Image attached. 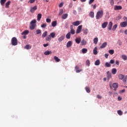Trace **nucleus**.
Instances as JSON below:
<instances>
[{
  "label": "nucleus",
  "mask_w": 127,
  "mask_h": 127,
  "mask_svg": "<svg viewBox=\"0 0 127 127\" xmlns=\"http://www.w3.org/2000/svg\"><path fill=\"white\" fill-rule=\"evenodd\" d=\"M103 15H104V11L103 10H100L97 11L96 15V19H100V18H102L103 17Z\"/></svg>",
  "instance_id": "nucleus-1"
},
{
  "label": "nucleus",
  "mask_w": 127,
  "mask_h": 127,
  "mask_svg": "<svg viewBox=\"0 0 127 127\" xmlns=\"http://www.w3.org/2000/svg\"><path fill=\"white\" fill-rule=\"evenodd\" d=\"M36 27V20L34 19L30 22V29L33 30Z\"/></svg>",
  "instance_id": "nucleus-2"
},
{
  "label": "nucleus",
  "mask_w": 127,
  "mask_h": 127,
  "mask_svg": "<svg viewBox=\"0 0 127 127\" xmlns=\"http://www.w3.org/2000/svg\"><path fill=\"white\" fill-rule=\"evenodd\" d=\"M55 35H56L55 33L54 32L51 33L50 35H49L46 38V41H50V40H51V37L52 38H55Z\"/></svg>",
  "instance_id": "nucleus-3"
},
{
  "label": "nucleus",
  "mask_w": 127,
  "mask_h": 127,
  "mask_svg": "<svg viewBox=\"0 0 127 127\" xmlns=\"http://www.w3.org/2000/svg\"><path fill=\"white\" fill-rule=\"evenodd\" d=\"M11 44L13 46L17 45V39L15 37H13L11 39Z\"/></svg>",
  "instance_id": "nucleus-4"
},
{
  "label": "nucleus",
  "mask_w": 127,
  "mask_h": 127,
  "mask_svg": "<svg viewBox=\"0 0 127 127\" xmlns=\"http://www.w3.org/2000/svg\"><path fill=\"white\" fill-rule=\"evenodd\" d=\"M36 9H37V6H34V7H31L30 8V12H32V13H33V12H34Z\"/></svg>",
  "instance_id": "nucleus-5"
},
{
  "label": "nucleus",
  "mask_w": 127,
  "mask_h": 127,
  "mask_svg": "<svg viewBox=\"0 0 127 127\" xmlns=\"http://www.w3.org/2000/svg\"><path fill=\"white\" fill-rule=\"evenodd\" d=\"M121 9H123V7L121 5H116L114 7L115 10H121Z\"/></svg>",
  "instance_id": "nucleus-6"
},
{
  "label": "nucleus",
  "mask_w": 127,
  "mask_h": 127,
  "mask_svg": "<svg viewBox=\"0 0 127 127\" xmlns=\"http://www.w3.org/2000/svg\"><path fill=\"white\" fill-rule=\"evenodd\" d=\"M82 25H79L76 29V34L80 33L82 30Z\"/></svg>",
  "instance_id": "nucleus-7"
},
{
  "label": "nucleus",
  "mask_w": 127,
  "mask_h": 127,
  "mask_svg": "<svg viewBox=\"0 0 127 127\" xmlns=\"http://www.w3.org/2000/svg\"><path fill=\"white\" fill-rule=\"evenodd\" d=\"M75 41L77 44H80L81 43V37L76 38L75 40Z\"/></svg>",
  "instance_id": "nucleus-8"
},
{
  "label": "nucleus",
  "mask_w": 127,
  "mask_h": 127,
  "mask_svg": "<svg viewBox=\"0 0 127 127\" xmlns=\"http://www.w3.org/2000/svg\"><path fill=\"white\" fill-rule=\"evenodd\" d=\"M113 87L114 88L115 91H117V89H118L119 87V84L117 83H113Z\"/></svg>",
  "instance_id": "nucleus-9"
},
{
  "label": "nucleus",
  "mask_w": 127,
  "mask_h": 127,
  "mask_svg": "<svg viewBox=\"0 0 127 127\" xmlns=\"http://www.w3.org/2000/svg\"><path fill=\"white\" fill-rule=\"evenodd\" d=\"M120 26L121 27H126L127 26V21L123 22L120 23Z\"/></svg>",
  "instance_id": "nucleus-10"
},
{
  "label": "nucleus",
  "mask_w": 127,
  "mask_h": 127,
  "mask_svg": "<svg viewBox=\"0 0 127 127\" xmlns=\"http://www.w3.org/2000/svg\"><path fill=\"white\" fill-rule=\"evenodd\" d=\"M73 25L74 26H78V25H80V21H76L75 22H73L72 23Z\"/></svg>",
  "instance_id": "nucleus-11"
},
{
  "label": "nucleus",
  "mask_w": 127,
  "mask_h": 127,
  "mask_svg": "<svg viewBox=\"0 0 127 127\" xmlns=\"http://www.w3.org/2000/svg\"><path fill=\"white\" fill-rule=\"evenodd\" d=\"M82 31L83 32V34L85 35H87L88 34V33L89 32V30L87 28H84L82 29Z\"/></svg>",
  "instance_id": "nucleus-12"
},
{
  "label": "nucleus",
  "mask_w": 127,
  "mask_h": 127,
  "mask_svg": "<svg viewBox=\"0 0 127 127\" xmlns=\"http://www.w3.org/2000/svg\"><path fill=\"white\" fill-rule=\"evenodd\" d=\"M113 27V23L112 22H110L108 24V29L109 30H112V28Z\"/></svg>",
  "instance_id": "nucleus-13"
},
{
  "label": "nucleus",
  "mask_w": 127,
  "mask_h": 127,
  "mask_svg": "<svg viewBox=\"0 0 127 127\" xmlns=\"http://www.w3.org/2000/svg\"><path fill=\"white\" fill-rule=\"evenodd\" d=\"M65 38V36H61L60 38H58L59 42H62Z\"/></svg>",
  "instance_id": "nucleus-14"
},
{
  "label": "nucleus",
  "mask_w": 127,
  "mask_h": 127,
  "mask_svg": "<svg viewBox=\"0 0 127 127\" xmlns=\"http://www.w3.org/2000/svg\"><path fill=\"white\" fill-rule=\"evenodd\" d=\"M72 41H69L66 44V47H67V48H69V47H71L72 46Z\"/></svg>",
  "instance_id": "nucleus-15"
},
{
  "label": "nucleus",
  "mask_w": 127,
  "mask_h": 127,
  "mask_svg": "<svg viewBox=\"0 0 127 127\" xmlns=\"http://www.w3.org/2000/svg\"><path fill=\"white\" fill-rule=\"evenodd\" d=\"M108 80H110L112 78V74L110 73V71H108L107 72Z\"/></svg>",
  "instance_id": "nucleus-16"
},
{
  "label": "nucleus",
  "mask_w": 127,
  "mask_h": 127,
  "mask_svg": "<svg viewBox=\"0 0 127 127\" xmlns=\"http://www.w3.org/2000/svg\"><path fill=\"white\" fill-rule=\"evenodd\" d=\"M108 22H105L102 24V28H106L108 26Z\"/></svg>",
  "instance_id": "nucleus-17"
},
{
  "label": "nucleus",
  "mask_w": 127,
  "mask_h": 127,
  "mask_svg": "<svg viewBox=\"0 0 127 127\" xmlns=\"http://www.w3.org/2000/svg\"><path fill=\"white\" fill-rule=\"evenodd\" d=\"M80 43L81 45H86L87 44V41L85 39H82Z\"/></svg>",
  "instance_id": "nucleus-18"
},
{
  "label": "nucleus",
  "mask_w": 127,
  "mask_h": 127,
  "mask_svg": "<svg viewBox=\"0 0 127 127\" xmlns=\"http://www.w3.org/2000/svg\"><path fill=\"white\" fill-rule=\"evenodd\" d=\"M28 33H29V31L26 30L25 31H24L22 33L21 35H26L27 34H28Z\"/></svg>",
  "instance_id": "nucleus-19"
},
{
  "label": "nucleus",
  "mask_w": 127,
  "mask_h": 127,
  "mask_svg": "<svg viewBox=\"0 0 127 127\" xmlns=\"http://www.w3.org/2000/svg\"><path fill=\"white\" fill-rule=\"evenodd\" d=\"M57 26V21H54L52 22V26L53 27H55V26Z\"/></svg>",
  "instance_id": "nucleus-20"
},
{
  "label": "nucleus",
  "mask_w": 127,
  "mask_h": 127,
  "mask_svg": "<svg viewBox=\"0 0 127 127\" xmlns=\"http://www.w3.org/2000/svg\"><path fill=\"white\" fill-rule=\"evenodd\" d=\"M41 17H42V14L39 13L37 15V20L38 21H40V19H41Z\"/></svg>",
  "instance_id": "nucleus-21"
},
{
  "label": "nucleus",
  "mask_w": 127,
  "mask_h": 127,
  "mask_svg": "<svg viewBox=\"0 0 127 127\" xmlns=\"http://www.w3.org/2000/svg\"><path fill=\"white\" fill-rule=\"evenodd\" d=\"M93 54H94V55H97V54H98V49L97 48V47L93 50Z\"/></svg>",
  "instance_id": "nucleus-22"
},
{
  "label": "nucleus",
  "mask_w": 127,
  "mask_h": 127,
  "mask_svg": "<svg viewBox=\"0 0 127 127\" xmlns=\"http://www.w3.org/2000/svg\"><path fill=\"white\" fill-rule=\"evenodd\" d=\"M65 37L67 39H70L71 38V32H68L66 35Z\"/></svg>",
  "instance_id": "nucleus-23"
},
{
  "label": "nucleus",
  "mask_w": 127,
  "mask_h": 127,
  "mask_svg": "<svg viewBox=\"0 0 127 127\" xmlns=\"http://www.w3.org/2000/svg\"><path fill=\"white\" fill-rule=\"evenodd\" d=\"M76 73H80L82 71V69H79V66H76L75 67Z\"/></svg>",
  "instance_id": "nucleus-24"
},
{
  "label": "nucleus",
  "mask_w": 127,
  "mask_h": 127,
  "mask_svg": "<svg viewBox=\"0 0 127 127\" xmlns=\"http://www.w3.org/2000/svg\"><path fill=\"white\" fill-rule=\"evenodd\" d=\"M118 78H119V79H120V80H123V79H124V78H125V75H123L122 74H120L118 75Z\"/></svg>",
  "instance_id": "nucleus-25"
},
{
  "label": "nucleus",
  "mask_w": 127,
  "mask_h": 127,
  "mask_svg": "<svg viewBox=\"0 0 127 127\" xmlns=\"http://www.w3.org/2000/svg\"><path fill=\"white\" fill-rule=\"evenodd\" d=\"M44 54L46 56L49 55L50 54H52V52L51 51H47L44 52Z\"/></svg>",
  "instance_id": "nucleus-26"
},
{
  "label": "nucleus",
  "mask_w": 127,
  "mask_h": 127,
  "mask_svg": "<svg viewBox=\"0 0 127 127\" xmlns=\"http://www.w3.org/2000/svg\"><path fill=\"white\" fill-rule=\"evenodd\" d=\"M100 63H101V62H100V60H97L95 62V65L96 66H99V65H100Z\"/></svg>",
  "instance_id": "nucleus-27"
},
{
  "label": "nucleus",
  "mask_w": 127,
  "mask_h": 127,
  "mask_svg": "<svg viewBox=\"0 0 127 127\" xmlns=\"http://www.w3.org/2000/svg\"><path fill=\"white\" fill-rule=\"evenodd\" d=\"M10 2H11L10 1H8L5 3V7L6 8H8L9 7V5L10 4Z\"/></svg>",
  "instance_id": "nucleus-28"
},
{
  "label": "nucleus",
  "mask_w": 127,
  "mask_h": 127,
  "mask_svg": "<svg viewBox=\"0 0 127 127\" xmlns=\"http://www.w3.org/2000/svg\"><path fill=\"white\" fill-rule=\"evenodd\" d=\"M112 73L113 75H116V74H117V69L113 68L112 70Z\"/></svg>",
  "instance_id": "nucleus-29"
},
{
  "label": "nucleus",
  "mask_w": 127,
  "mask_h": 127,
  "mask_svg": "<svg viewBox=\"0 0 127 127\" xmlns=\"http://www.w3.org/2000/svg\"><path fill=\"white\" fill-rule=\"evenodd\" d=\"M107 46V42H104L102 45L100 46V48L103 49L105 48Z\"/></svg>",
  "instance_id": "nucleus-30"
},
{
  "label": "nucleus",
  "mask_w": 127,
  "mask_h": 127,
  "mask_svg": "<svg viewBox=\"0 0 127 127\" xmlns=\"http://www.w3.org/2000/svg\"><path fill=\"white\" fill-rule=\"evenodd\" d=\"M69 32H70V34H72V35H73V34H75V30L73 29V27H71L70 29V31Z\"/></svg>",
  "instance_id": "nucleus-31"
},
{
  "label": "nucleus",
  "mask_w": 127,
  "mask_h": 127,
  "mask_svg": "<svg viewBox=\"0 0 127 127\" xmlns=\"http://www.w3.org/2000/svg\"><path fill=\"white\" fill-rule=\"evenodd\" d=\"M82 52L83 54H85L87 53V52H88V49H87L86 48H83L82 49Z\"/></svg>",
  "instance_id": "nucleus-32"
},
{
  "label": "nucleus",
  "mask_w": 127,
  "mask_h": 127,
  "mask_svg": "<svg viewBox=\"0 0 127 127\" xmlns=\"http://www.w3.org/2000/svg\"><path fill=\"white\" fill-rule=\"evenodd\" d=\"M89 16H90L92 18H93L95 16V15L94 14V12H93V11L90 12Z\"/></svg>",
  "instance_id": "nucleus-33"
},
{
  "label": "nucleus",
  "mask_w": 127,
  "mask_h": 127,
  "mask_svg": "<svg viewBox=\"0 0 127 127\" xmlns=\"http://www.w3.org/2000/svg\"><path fill=\"white\" fill-rule=\"evenodd\" d=\"M98 39L97 37H96L94 39H93V42H94V44H97L98 43Z\"/></svg>",
  "instance_id": "nucleus-34"
},
{
  "label": "nucleus",
  "mask_w": 127,
  "mask_h": 127,
  "mask_svg": "<svg viewBox=\"0 0 127 127\" xmlns=\"http://www.w3.org/2000/svg\"><path fill=\"white\" fill-rule=\"evenodd\" d=\"M54 60H55L56 62H60V59H59L58 57L55 56L54 57Z\"/></svg>",
  "instance_id": "nucleus-35"
},
{
  "label": "nucleus",
  "mask_w": 127,
  "mask_h": 127,
  "mask_svg": "<svg viewBox=\"0 0 127 127\" xmlns=\"http://www.w3.org/2000/svg\"><path fill=\"white\" fill-rule=\"evenodd\" d=\"M66 17H68V14H64L62 16L63 19H66Z\"/></svg>",
  "instance_id": "nucleus-36"
},
{
  "label": "nucleus",
  "mask_w": 127,
  "mask_h": 127,
  "mask_svg": "<svg viewBox=\"0 0 127 127\" xmlns=\"http://www.w3.org/2000/svg\"><path fill=\"white\" fill-rule=\"evenodd\" d=\"M122 59H123V60H124L125 61H126V60H127V56L126 55H122Z\"/></svg>",
  "instance_id": "nucleus-37"
},
{
  "label": "nucleus",
  "mask_w": 127,
  "mask_h": 127,
  "mask_svg": "<svg viewBox=\"0 0 127 127\" xmlns=\"http://www.w3.org/2000/svg\"><path fill=\"white\" fill-rule=\"evenodd\" d=\"M47 36V31H45L44 33H43L42 36L43 38H44L45 37H46Z\"/></svg>",
  "instance_id": "nucleus-38"
},
{
  "label": "nucleus",
  "mask_w": 127,
  "mask_h": 127,
  "mask_svg": "<svg viewBox=\"0 0 127 127\" xmlns=\"http://www.w3.org/2000/svg\"><path fill=\"white\" fill-rule=\"evenodd\" d=\"M85 90L87 92V93H90L91 92V90H90V88H89V87L86 86L85 87Z\"/></svg>",
  "instance_id": "nucleus-39"
},
{
  "label": "nucleus",
  "mask_w": 127,
  "mask_h": 127,
  "mask_svg": "<svg viewBox=\"0 0 127 127\" xmlns=\"http://www.w3.org/2000/svg\"><path fill=\"white\" fill-rule=\"evenodd\" d=\"M5 1H6V0H0V4L3 5L5 3Z\"/></svg>",
  "instance_id": "nucleus-40"
},
{
  "label": "nucleus",
  "mask_w": 127,
  "mask_h": 127,
  "mask_svg": "<svg viewBox=\"0 0 127 127\" xmlns=\"http://www.w3.org/2000/svg\"><path fill=\"white\" fill-rule=\"evenodd\" d=\"M31 46H30L29 45H26L25 46V49H31Z\"/></svg>",
  "instance_id": "nucleus-41"
},
{
  "label": "nucleus",
  "mask_w": 127,
  "mask_h": 127,
  "mask_svg": "<svg viewBox=\"0 0 127 127\" xmlns=\"http://www.w3.org/2000/svg\"><path fill=\"white\" fill-rule=\"evenodd\" d=\"M110 3L111 5H114L115 4V0H109Z\"/></svg>",
  "instance_id": "nucleus-42"
},
{
  "label": "nucleus",
  "mask_w": 127,
  "mask_h": 127,
  "mask_svg": "<svg viewBox=\"0 0 127 127\" xmlns=\"http://www.w3.org/2000/svg\"><path fill=\"white\" fill-rule=\"evenodd\" d=\"M109 53H110L111 55H113V54L115 53V51H114V50H110L109 51Z\"/></svg>",
  "instance_id": "nucleus-43"
},
{
  "label": "nucleus",
  "mask_w": 127,
  "mask_h": 127,
  "mask_svg": "<svg viewBox=\"0 0 127 127\" xmlns=\"http://www.w3.org/2000/svg\"><path fill=\"white\" fill-rule=\"evenodd\" d=\"M117 27H118V25L117 24L114 25V26L113 27L112 30L113 31H115V30L117 29Z\"/></svg>",
  "instance_id": "nucleus-44"
},
{
  "label": "nucleus",
  "mask_w": 127,
  "mask_h": 127,
  "mask_svg": "<svg viewBox=\"0 0 127 127\" xmlns=\"http://www.w3.org/2000/svg\"><path fill=\"white\" fill-rule=\"evenodd\" d=\"M36 34H40L41 33V30L40 29H37L36 30Z\"/></svg>",
  "instance_id": "nucleus-45"
},
{
  "label": "nucleus",
  "mask_w": 127,
  "mask_h": 127,
  "mask_svg": "<svg viewBox=\"0 0 127 127\" xmlns=\"http://www.w3.org/2000/svg\"><path fill=\"white\" fill-rule=\"evenodd\" d=\"M117 113H118V115H119V116L123 115V112H122V111H121V110H118L117 111Z\"/></svg>",
  "instance_id": "nucleus-46"
},
{
  "label": "nucleus",
  "mask_w": 127,
  "mask_h": 127,
  "mask_svg": "<svg viewBox=\"0 0 127 127\" xmlns=\"http://www.w3.org/2000/svg\"><path fill=\"white\" fill-rule=\"evenodd\" d=\"M63 14V9H61L59 11V15H62Z\"/></svg>",
  "instance_id": "nucleus-47"
},
{
  "label": "nucleus",
  "mask_w": 127,
  "mask_h": 127,
  "mask_svg": "<svg viewBox=\"0 0 127 127\" xmlns=\"http://www.w3.org/2000/svg\"><path fill=\"white\" fill-rule=\"evenodd\" d=\"M41 26L42 28H45V27L47 26V24H46V23H44L42 25H41Z\"/></svg>",
  "instance_id": "nucleus-48"
},
{
  "label": "nucleus",
  "mask_w": 127,
  "mask_h": 127,
  "mask_svg": "<svg viewBox=\"0 0 127 127\" xmlns=\"http://www.w3.org/2000/svg\"><path fill=\"white\" fill-rule=\"evenodd\" d=\"M105 66L106 67H111V64L109 63H105Z\"/></svg>",
  "instance_id": "nucleus-49"
},
{
  "label": "nucleus",
  "mask_w": 127,
  "mask_h": 127,
  "mask_svg": "<svg viewBox=\"0 0 127 127\" xmlns=\"http://www.w3.org/2000/svg\"><path fill=\"white\" fill-rule=\"evenodd\" d=\"M86 64L87 66H90V61L88 60L86 61Z\"/></svg>",
  "instance_id": "nucleus-50"
},
{
  "label": "nucleus",
  "mask_w": 127,
  "mask_h": 127,
  "mask_svg": "<svg viewBox=\"0 0 127 127\" xmlns=\"http://www.w3.org/2000/svg\"><path fill=\"white\" fill-rule=\"evenodd\" d=\"M46 22H47L48 23H50V22H51V19H49V18H47L46 19Z\"/></svg>",
  "instance_id": "nucleus-51"
},
{
  "label": "nucleus",
  "mask_w": 127,
  "mask_h": 127,
  "mask_svg": "<svg viewBox=\"0 0 127 127\" xmlns=\"http://www.w3.org/2000/svg\"><path fill=\"white\" fill-rule=\"evenodd\" d=\"M34 1H35V0H30L28 1V3H33V2H34Z\"/></svg>",
  "instance_id": "nucleus-52"
},
{
  "label": "nucleus",
  "mask_w": 127,
  "mask_h": 127,
  "mask_svg": "<svg viewBox=\"0 0 127 127\" xmlns=\"http://www.w3.org/2000/svg\"><path fill=\"white\" fill-rule=\"evenodd\" d=\"M95 1V0H90L89 1V4H91V3H93Z\"/></svg>",
  "instance_id": "nucleus-53"
},
{
  "label": "nucleus",
  "mask_w": 127,
  "mask_h": 127,
  "mask_svg": "<svg viewBox=\"0 0 127 127\" xmlns=\"http://www.w3.org/2000/svg\"><path fill=\"white\" fill-rule=\"evenodd\" d=\"M110 63L111 64H114L115 63V60H110Z\"/></svg>",
  "instance_id": "nucleus-54"
},
{
  "label": "nucleus",
  "mask_w": 127,
  "mask_h": 127,
  "mask_svg": "<svg viewBox=\"0 0 127 127\" xmlns=\"http://www.w3.org/2000/svg\"><path fill=\"white\" fill-rule=\"evenodd\" d=\"M63 2H61V3H60V4L59 5V7H62V6H63Z\"/></svg>",
  "instance_id": "nucleus-55"
},
{
  "label": "nucleus",
  "mask_w": 127,
  "mask_h": 127,
  "mask_svg": "<svg viewBox=\"0 0 127 127\" xmlns=\"http://www.w3.org/2000/svg\"><path fill=\"white\" fill-rule=\"evenodd\" d=\"M97 98H98V99H102V96H101L100 95H97Z\"/></svg>",
  "instance_id": "nucleus-56"
},
{
  "label": "nucleus",
  "mask_w": 127,
  "mask_h": 127,
  "mask_svg": "<svg viewBox=\"0 0 127 127\" xmlns=\"http://www.w3.org/2000/svg\"><path fill=\"white\" fill-rule=\"evenodd\" d=\"M49 45L48 44V43H47L46 44H44L43 46L44 47H47V46H48Z\"/></svg>",
  "instance_id": "nucleus-57"
},
{
  "label": "nucleus",
  "mask_w": 127,
  "mask_h": 127,
  "mask_svg": "<svg viewBox=\"0 0 127 127\" xmlns=\"http://www.w3.org/2000/svg\"><path fill=\"white\" fill-rule=\"evenodd\" d=\"M116 65H120V62H119V61H116Z\"/></svg>",
  "instance_id": "nucleus-58"
},
{
  "label": "nucleus",
  "mask_w": 127,
  "mask_h": 127,
  "mask_svg": "<svg viewBox=\"0 0 127 127\" xmlns=\"http://www.w3.org/2000/svg\"><path fill=\"white\" fill-rule=\"evenodd\" d=\"M96 6H97V4H94L93 5V9H95Z\"/></svg>",
  "instance_id": "nucleus-59"
},
{
  "label": "nucleus",
  "mask_w": 127,
  "mask_h": 127,
  "mask_svg": "<svg viewBox=\"0 0 127 127\" xmlns=\"http://www.w3.org/2000/svg\"><path fill=\"white\" fill-rule=\"evenodd\" d=\"M105 58H108V57H109V54H105Z\"/></svg>",
  "instance_id": "nucleus-60"
},
{
  "label": "nucleus",
  "mask_w": 127,
  "mask_h": 127,
  "mask_svg": "<svg viewBox=\"0 0 127 127\" xmlns=\"http://www.w3.org/2000/svg\"><path fill=\"white\" fill-rule=\"evenodd\" d=\"M118 100H119V101H122V97L119 96V97H118Z\"/></svg>",
  "instance_id": "nucleus-61"
},
{
  "label": "nucleus",
  "mask_w": 127,
  "mask_h": 127,
  "mask_svg": "<svg viewBox=\"0 0 127 127\" xmlns=\"http://www.w3.org/2000/svg\"><path fill=\"white\" fill-rule=\"evenodd\" d=\"M124 33L126 35H127V29L125 31Z\"/></svg>",
  "instance_id": "nucleus-62"
},
{
  "label": "nucleus",
  "mask_w": 127,
  "mask_h": 127,
  "mask_svg": "<svg viewBox=\"0 0 127 127\" xmlns=\"http://www.w3.org/2000/svg\"><path fill=\"white\" fill-rule=\"evenodd\" d=\"M123 18H124V20H126V21H127V17L125 16V17H124Z\"/></svg>",
  "instance_id": "nucleus-63"
},
{
  "label": "nucleus",
  "mask_w": 127,
  "mask_h": 127,
  "mask_svg": "<svg viewBox=\"0 0 127 127\" xmlns=\"http://www.w3.org/2000/svg\"><path fill=\"white\" fill-rule=\"evenodd\" d=\"M125 92H126V90L125 89H123L122 90H121V93H125Z\"/></svg>",
  "instance_id": "nucleus-64"
}]
</instances>
